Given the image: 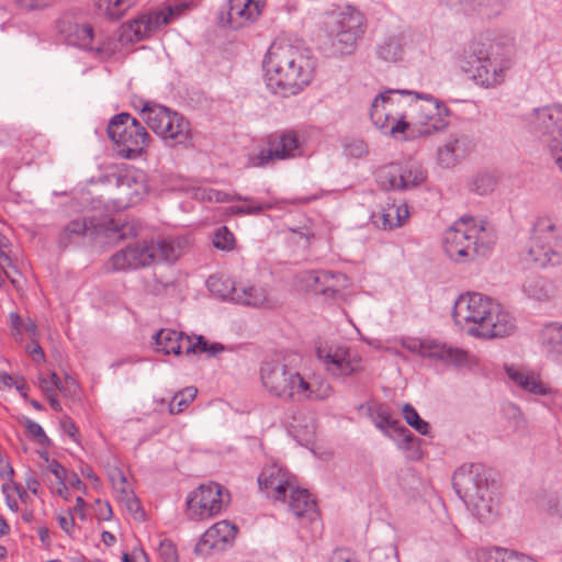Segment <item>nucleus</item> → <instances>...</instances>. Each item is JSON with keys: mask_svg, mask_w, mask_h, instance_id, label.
<instances>
[{"mask_svg": "<svg viewBox=\"0 0 562 562\" xmlns=\"http://www.w3.org/2000/svg\"><path fill=\"white\" fill-rule=\"evenodd\" d=\"M452 319L467 335L484 340L504 338L516 330L515 317L501 303L479 292L458 296Z\"/></svg>", "mask_w": 562, "mask_h": 562, "instance_id": "obj_1", "label": "nucleus"}, {"mask_svg": "<svg viewBox=\"0 0 562 562\" xmlns=\"http://www.w3.org/2000/svg\"><path fill=\"white\" fill-rule=\"evenodd\" d=\"M267 88L282 98L296 95L314 78L315 64L308 52L288 43H272L263 60Z\"/></svg>", "mask_w": 562, "mask_h": 562, "instance_id": "obj_2", "label": "nucleus"}, {"mask_svg": "<svg viewBox=\"0 0 562 562\" xmlns=\"http://www.w3.org/2000/svg\"><path fill=\"white\" fill-rule=\"evenodd\" d=\"M512 58L509 47L472 41L459 54L458 65L477 86L490 89L505 81Z\"/></svg>", "mask_w": 562, "mask_h": 562, "instance_id": "obj_3", "label": "nucleus"}, {"mask_svg": "<svg viewBox=\"0 0 562 562\" xmlns=\"http://www.w3.org/2000/svg\"><path fill=\"white\" fill-rule=\"evenodd\" d=\"M493 229L473 218H460L443 236L446 254L457 262L473 260L485 255L495 243Z\"/></svg>", "mask_w": 562, "mask_h": 562, "instance_id": "obj_4", "label": "nucleus"}, {"mask_svg": "<svg viewBox=\"0 0 562 562\" xmlns=\"http://www.w3.org/2000/svg\"><path fill=\"white\" fill-rule=\"evenodd\" d=\"M140 116L147 126L169 147H188L192 142L189 121L177 111L156 102H143Z\"/></svg>", "mask_w": 562, "mask_h": 562, "instance_id": "obj_5", "label": "nucleus"}, {"mask_svg": "<svg viewBox=\"0 0 562 562\" xmlns=\"http://www.w3.org/2000/svg\"><path fill=\"white\" fill-rule=\"evenodd\" d=\"M561 228L549 216L538 218L530 238L526 260L537 267L558 266L562 261Z\"/></svg>", "mask_w": 562, "mask_h": 562, "instance_id": "obj_6", "label": "nucleus"}, {"mask_svg": "<svg viewBox=\"0 0 562 562\" xmlns=\"http://www.w3.org/2000/svg\"><path fill=\"white\" fill-rule=\"evenodd\" d=\"M108 135L116 145L117 155L125 159L139 157L150 142L146 128L128 113H120L111 119Z\"/></svg>", "mask_w": 562, "mask_h": 562, "instance_id": "obj_7", "label": "nucleus"}, {"mask_svg": "<svg viewBox=\"0 0 562 562\" xmlns=\"http://www.w3.org/2000/svg\"><path fill=\"white\" fill-rule=\"evenodd\" d=\"M366 30V18L358 9L346 7L333 14L328 22V36L333 53L339 56L351 55Z\"/></svg>", "mask_w": 562, "mask_h": 562, "instance_id": "obj_8", "label": "nucleus"}, {"mask_svg": "<svg viewBox=\"0 0 562 562\" xmlns=\"http://www.w3.org/2000/svg\"><path fill=\"white\" fill-rule=\"evenodd\" d=\"M409 90H386L378 94L371 105L370 117L373 124L384 134L397 138L409 127L406 114L397 108L405 95H412Z\"/></svg>", "mask_w": 562, "mask_h": 562, "instance_id": "obj_9", "label": "nucleus"}, {"mask_svg": "<svg viewBox=\"0 0 562 562\" xmlns=\"http://www.w3.org/2000/svg\"><path fill=\"white\" fill-rule=\"evenodd\" d=\"M408 104L413 124L418 126L419 135H430L448 125L450 110L429 93L413 92Z\"/></svg>", "mask_w": 562, "mask_h": 562, "instance_id": "obj_10", "label": "nucleus"}, {"mask_svg": "<svg viewBox=\"0 0 562 562\" xmlns=\"http://www.w3.org/2000/svg\"><path fill=\"white\" fill-rule=\"evenodd\" d=\"M333 394L334 389L325 379H316L294 368L280 400L293 404H305L326 401Z\"/></svg>", "mask_w": 562, "mask_h": 562, "instance_id": "obj_11", "label": "nucleus"}, {"mask_svg": "<svg viewBox=\"0 0 562 562\" xmlns=\"http://www.w3.org/2000/svg\"><path fill=\"white\" fill-rule=\"evenodd\" d=\"M561 121L562 108L560 105L536 109L530 117L531 128L535 133L540 135L560 168H562Z\"/></svg>", "mask_w": 562, "mask_h": 562, "instance_id": "obj_12", "label": "nucleus"}, {"mask_svg": "<svg viewBox=\"0 0 562 562\" xmlns=\"http://www.w3.org/2000/svg\"><path fill=\"white\" fill-rule=\"evenodd\" d=\"M402 346L413 353L445 366L464 367L470 360L468 351L434 339L408 338Z\"/></svg>", "mask_w": 562, "mask_h": 562, "instance_id": "obj_13", "label": "nucleus"}, {"mask_svg": "<svg viewBox=\"0 0 562 562\" xmlns=\"http://www.w3.org/2000/svg\"><path fill=\"white\" fill-rule=\"evenodd\" d=\"M317 358L333 378H347L362 371L360 355L346 346L317 348Z\"/></svg>", "mask_w": 562, "mask_h": 562, "instance_id": "obj_14", "label": "nucleus"}, {"mask_svg": "<svg viewBox=\"0 0 562 562\" xmlns=\"http://www.w3.org/2000/svg\"><path fill=\"white\" fill-rule=\"evenodd\" d=\"M226 501L217 483L200 485L187 498V516L192 520L209 519L220 514Z\"/></svg>", "mask_w": 562, "mask_h": 562, "instance_id": "obj_15", "label": "nucleus"}, {"mask_svg": "<svg viewBox=\"0 0 562 562\" xmlns=\"http://www.w3.org/2000/svg\"><path fill=\"white\" fill-rule=\"evenodd\" d=\"M454 490L468 509L481 521H488L497 513L499 504L497 491L484 487V496H479L471 476L461 474L459 483L454 484Z\"/></svg>", "mask_w": 562, "mask_h": 562, "instance_id": "obj_16", "label": "nucleus"}, {"mask_svg": "<svg viewBox=\"0 0 562 562\" xmlns=\"http://www.w3.org/2000/svg\"><path fill=\"white\" fill-rule=\"evenodd\" d=\"M57 29L68 45L95 52L100 57H110L115 53V44L110 41L93 46V29L89 24H78L70 19H61L58 21Z\"/></svg>", "mask_w": 562, "mask_h": 562, "instance_id": "obj_17", "label": "nucleus"}, {"mask_svg": "<svg viewBox=\"0 0 562 562\" xmlns=\"http://www.w3.org/2000/svg\"><path fill=\"white\" fill-rule=\"evenodd\" d=\"M426 179V173L418 162L390 165L380 169L378 181L385 190H409Z\"/></svg>", "mask_w": 562, "mask_h": 562, "instance_id": "obj_18", "label": "nucleus"}, {"mask_svg": "<svg viewBox=\"0 0 562 562\" xmlns=\"http://www.w3.org/2000/svg\"><path fill=\"white\" fill-rule=\"evenodd\" d=\"M180 10L177 7H168L165 10L140 14L124 24L122 37L130 42H139L150 36L154 32L168 24Z\"/></svg>", "mask_w": 562, "mask_h": 562, "instance_id": "obj_19", "label": "nucleus"}, {"mask_svg": "<svg viewBox=\"0 0 562 562\" xmlns=\"http://www.w3.org/2000/svg\"><path fill=\"white\" fill-rule=\"evenodd\" d=\"M302 155V146L294 132H285L269 142V147L250 157L252 167H265L273 160L293 159Z\"/></svg>", "mask_w": 562, "mask_h": 562, "instance_id": "obj_20", "label": "nucleus"}, {"mask_svg": "<svg viewBox=\"0 0 562 562\" xmlns=\"http://www.w3.org/2000/svg\"><path fill=\"white\" fill-rule=\"evenodd\" d=\"M153 263V254L147 243H136L115 252L109 260L112 271H131Z\"/></svg>", "mask_w": 562, "mask_h": 562, "instance_id": "obj_21", "label": "nucleus"}, {"mask_svg": "<svg viewBox=\"0 0 562 562\" xmlns=\"http://www.w3.org/2000/svg\"><path fill=\"white\" fill-rule=\"evenodd\" d=\"M293 370L294 367L285 363L284 360L265 361L260 367V380L263 389L271 396L280 400Z\"/></svg>", "mask_w": 562, "mask_h": 562, "instance_id": "obj_22", "label": "nucleus"}, {"mask_svg": "<svg viewBox=\"0 0 562 562\" xmlns=\"http://www.w3.org/2000/svg\"><path fill=\"white\" fill-rule=\"evenodd\" d=\"M258 485L268 497L285 501L288 491L294 487L290 474L278 465H268L258 476Z\"/></svg>", "mask_w": 562, "mask_h": 562, "instance_id": "obj_23", "label": "nucleus"}, {"mask_svg": "<svg viewBox=\"0 0 562 562\" xmlns=\"http://www.w3.org/2000/svg\"><path fill=\"white\" fill-rule=\"evenodd\" d=\"M237 528L227 520H221L211 526L196 543L194 551L206 555L212 550H224L236 537Z\"/></svg>", "mask_w": 562, "mask_h": 562, "instance_id": "obj_24", "label": "nucleus"}, {"mask_svg": "<svg viewBox=\"0 0 562 562\" xmlns=\"http://www.w3.org/2000/svg\"><path fill=\"white\" fill-rule=\"evenodd\" d=\"M504 370L509 382L532 395H548L551 393L549 384L542 381L540 373L521 366L505 364Z\"/></svg>", "mask_w": 562, "mask_h": 562, "instance_id": "obj_25", "label": "nucleus"}, {"mask_svg": "<svg viewBox=\"0 0 562 562\" xmlns=\"http://www.w3.org/2000/svg\"><path fill=\"white\" fill-rule=\"evenodd\" d=\"M474 148L472 139L462 133H453L438 148L437 160L443 168H452L463 160Z\"/></svg>", "mask_w": 562, "mask_h": 562, "instance_id": "obj_26", "label": "nucleus"}, {"mask_svg": "<svg viewBox=\"0 0 562 562\" xmlns=\"http://www.w3.org/2000/svg\"><path fill=\"white\" fill-rule=\"evenodd\" d=\"M265 8V0H228V24L234 30L249 26L261 16Z\"/></svg>", "mask_w": 562, "mask_h": 562, "instance_id": "obj_27", "label": "nucleus"}, {"mask_svg": "<svg viewBox=\"0 0 562 562\" xmlns=\"http://www.w3.org/2000/svg\"><path fill=\"white\" fill-rule=\"evenodd\" d=\"M409 211L406 203L387 201L378 211L371 213V223L380 229L392 231L401 227L408 218Z\"/></svg>", "mask_w": 562, "mask_h": 562, "instance_id": "obj_28", "label": "nucleus"}, {"mask_svg": "<svg viewBox=\"0 0 562 562\" xmlns=\"http://www.w3.org/2000/svg\"><path fill=\"white\" fill-rule=\"evenodd\" d=\"M440 2L464 14L477 13L494 18L503 12L507 0H440Z\"/></svg>", "mask_w": 562, "mask_h": 562, "instance_id": "obj_29", "label": "nucleus"}, {"mask_svg": "<svg viewBox=\"0 0 562 562\" xmlns=\"http://www.w3.org/2000/svg\"><path fill=\"white\" fill-rule=\"evenodd\" d=\"M153 254L154 262H176L183 254L187 240L182 237L164 238L157 241L147 243Z\"/></svg>", "mask_w": 562, "mask_h": 562, "instance_id": "obj_30", "label": "nucleus"}, {"mask_svg": "<svg viewBox=\"0 0 562 562\" xmlns=\"http://www.w3.org/2000/svg\"><path fill=\"white\" fill-rule=\"evenodd\" d=\"M290 494V510L299 519L313 521L317 518L316 503L306 490L293 487Z\"/></svg>", "mask_w": 562, "mask_h": 562, "instance_id": "obj_31", "label": "nucleus"}, {"mask_svg": "<svg viewBox=\"0 0 562 562\" xmlns=\"http://www.w3.org/2000/svg\"><path fill=\"white\" fill-rule=\"evenodd\" d=\"M116 186L131 202L138 201L147 193L146 176L142 171H127L119 176Z\"/></svg>", "mask_w": 562, "mask_h": 562, "instance_id": "obj_32", "label": "nucleus"}, {"mask_svg": "<svg viewBox=\"0 0 562 562\" xmlns=\"http://www.w3.org/2000/svg\"><path fill=\"white\" fill-rule=\"evenodd\" d=\"M406 44L407 37L404 33L391 34L376 46V56L384 61L396 63L403 58Z\"/></svg>", "mask_w": 562, "mask_h": 562, "instance_id": "obj_33", "label": "nucleus"}, {"mask_svg": "<svg viewBox=\"0 0 562 562\" xmlns=\"http://www.w3.org/2000/svg\"><path fill=\"white\" fill-rule=\"evenodd\" d=\"M234 303L251 307H262L267 306L270 300L266 288L245 283L237 286Z\"/></svg>", "mask_w": 562, "mask_h": 562, "instance_id": "obj_34", "label": "nucleus"}, {"mask_svg": "<svg viewBox=\"0 0 562 562\" xmlns=\"http://www.w3.org/2000/svg\"><path fill=\"white\" fill-rule=\"evenodd\" d=\"M461 474L467 477L468 475L471 476L473 485L475 490H477L479 496H484V487H486L487 490L497 491L496 484L494 482L488 481L485 474V470L481 464H469L460 467L453 474V485L456 483H459V477Z\"/></svg>", "mask_w": 562, "mask_h": 562, "instance_id": "obj_35", "label": "nucleus"}, {"mask_svg": "<svg viewBox=\"0 0 562 562\" xmlns=\"http://www.w3.org/2000/svg\"><path fill=\"white\" fill-rule=\"evenodd\" d=\"M187 335L182 331H177L175 329H160L154 336L155 344L159 351H162L165 355H180L184 352V345L182 344Z\"/></svg>", "mask_w": 562, "mask_h": 562, "instance_id": "obj_36", "label": "nucleus"}, {"mask_svg": "<svg viewBox=\"0 0 562 562\" xmlns=\"http://www.w3.org/2000/svg\"><path fill=\"white\" fill-rule=\"evenodd\" d=\"M371 417L374 425L379 429L386 430L387 428H391L396 431H400L401 435L403 436V445H408L413 440V434L405 427L401 426L396 420H394L389 409L383 405L375 406L371 412Z\"/></svg>", "mask_w": 562, "mask_h": 562, "instance_id": "obj_37", "label": "nucleus"}, {"mask_svg": "<svg viewBox=\"0 0 562 562\" xmlns=\"http://www.w3.org/2000/svg\"><path fill=\"white\" fill-rule=\"evenodd\" d=\"M93 226V220L77 217L63 228L58 237V244L61 247H67L72 241L83 237Z\"/></svg>", "mask_w": 562, "mask_h": 562, "instance_id": "obj_38", "label": "nucleus"}, {"mask_svg": "<svg viewBox=\"0 0 562 562\" xmlns=\"http://www.w3.org/2000/svg\"><path fill=\"white\" fill-rule=\"evenodd\" d=\"M477 562H537L532 558L503 548H484L477 553Z\"/></svg>", "mask_w": 562, "mask_h": 562, "instance_id": "obj_39", "label": "nucleus"}, {"mask_svg": "<svg viewBox=\"0 0 562 562\" xmlns=\"http://www.w3.org/2000/svg\"><path fill=\"white\" fill-rule=\"evenodd\" d=\"M139 0H94L100 14L111 20H119Z\"/></svg>", "mask_w": 562, "mask_h": 562, "instance_id": "obj_40", "label": "nucleus"}, {"mask_svg": "<svg viewBox=\"0 0 562 562\" xmlns=\"http://www.w3.org/2000/svg\"><path fill=\"white\" fill-rule=\"evenodd\" d=\"M206 286L212 294H214L223 300L234 302V297L237 292L238 285L229 277L211 276L206 280Z\"/></svg>", "mask_w": 562, "mask_h": 562, "instance_id": "obj_41", "label": "nucleus"}, {"mask_svg": "<svg viewBox=\"0 0 562 562\" xmlns=\"http://www.w3.org/2000/svg\"><path fill=\"white\" fill-rule=\"evenodd\" d=\"M329 274L333 278L329 281L321 282L319 294L329 299L341 297L344 295V289L348 286V278L340 272L329 271Z\"/></svg>", "mask_w": 562, "mask_h": 562, "instance_id": "obj_42", "label": "nucleus"}, {"mask_svg": "<svg viewBox=\"0 0 562 562\" xmlns=\"http://www.w3.org/2000/svg\"><path fill=\"white\" fill-rule=\"evenodd\" d=\"M542 346L548 353H560L562 344V325L552 323L547 325L541 331Z\"/></svg>", "mask_w": 562, "mask_h": 562, "instance_id": "obj_43", "label": "nucleus"}, {"mask_svg": "<svg viewBox=\"0 0 562 562\" xmlns=\"http://www.w3.org/2000/svg\"><path fill=\"white\" fill-rule=\"evenodd\" d=\"M11 334L15 340H22L24 334H29L31 337H35L37 334V326L31 318L22 319V317L12 312L9 314Z\"/></svg>", "mask_w": 562, "mask_h": 562, "instance_id": "obj_44", "label": "nucleus"}, {"mask_svg": "<svg viewBox=\"0 0 562 562\" xmlns=\"http://www.w3.org/2000/svg\"><path fill=\"white\" fill-rule=\"evenodd\" d=\"M522 291L528 297L537 301L549 297V285L544 279L538 276L527 278L522 284Z\"/></svg>", "mask_w": 562, "mask_h": 562, "instance_id": "obj_45", "label": "nucleus"}, {"mask_svg": "<svg viewBox=\"0 0 562 562\" xmlns=\"http://www.w3.org/2000/svg\"><path fill=\"white\" fill-rule=\"evenodd\" d=\"M234 200L243 201L244 205H233L229 207V212L234 215H254L258 214L263 210L271 209V204L261 203L249 196L234 195Z\"/></svg>", "mask_w": 562, "mask_h": 562, "instance_id": "obj_46", "label": "nucleus"}, {"mask_svg": "<svg viewBox=\"0 0 562 562\" xmlns=\"http://www.w3.org/2000/svg\"><path fill=\"white\" fill-rule=\"evenodd\" d=\"M333 277L329 274V271H304L300 274L299 281L301 286L314 291L315 293H319L321 282L329 281Z\"/></svg>", "mask_w": 562, "mask_h": 562, "instance_id": "obj_47", "label": "nucleus"}, {"mask_svg": "<svg viewBox=\"0 0 562 562\" xmlns=\"http://www.w3.org/2000/svg\"><path fill=\"white\" fill-rule=\"evenodd\" d=\"M196 394L198 390L194 386L184 387L176 393L169 405V413H181L196 397Z\"/></svg>", "mask_w": 562, "mask_h": 562, "instance_id": "obj_48", "label": "nucleus"}, {"mask_svg": "<svg viewBox=\"0 0 562 562\" xmlns=\"http://www.w3.org/2000/svg\"><path fill=\"white\" fill-rule=\"evenodd\" d=\"M497 180L491 173H479L471 181V190L480 195H485L494 191Z\"/></svg>", "mask_w": 562, "mask_h": 562, "instance_id": "obj_49", "label": "nucleus"}, {"mask_svg": "<svg viewBox=\"0 0 562 562\" xmlns=\"http://www.w3.org/2000/svg\"><path fill=\"white\" fill-rule=\"evenodd\" d=\"M403 416L406 423L414 427L419 434H428L429 424L419 417L417 411L411 404H405L403 406Z\"/></svg>", "mask_w": 562, "mask_h": 562, "instance_id": "obj_50", "label": "nucleus"}, {"mask_svg": "<svg viewBox=\"0 0 562 562\" xmlns=\"http://www.w3.org/2000/svg\"><path fill=\"white\" fill-rule=\"evenodd\" d=\"M213 245L216 249L229 251L235 247V237L226 226H221L214 233Z\"/></svg>", "mask_w": 562, "mask_h": 562, "instance_id": "obj_51", "label": "nucleus"}, {"mask_svg": "<svg viewBox=\"0 0 562 562\" xmlns=\"http://www.w3.org/2000/svg\"><path fill=\"white\" fill-rule=\"evenodd\" d=\"M157 553L160 562H179L176 544L170 539L159 540Z\"/></svg>", "mask_w": 562, "mask_h": 562, "instance_id": "obj_52", "label": "nucleus"}, {"mask_svg": "<svg viewBox=\"0 0 562 562\" xmlns=\"http://www.w3.org/2000/svg\"><path fill=\"white\" fill-rule=\"evenodd\" d=\"M345 151L353 158H361L368 154L367 144L359 138H348L345 140Z\"/></svg>", "mask_w": 562, "mask_h": 562, "instance_id": "obj_53", "label": "nucleus"}, {"mask_svg": "<svg viewBox=\"0 0 562 562\" xmlns=\"http://www.w3.org/2000/svg\"><path fill=\"white\" fill-rule=\"evenodd\" d=\"M182 344L184 345V353L187 355H198L206 352L209 346V342L204 339L203 336L196 337L195 341H193V339L190 336H187Z\"/></svg>", "mask_w": 562, "mask_h": 562, "instance_id": "obj_54", "label": "nucleus"}, {"mask_svg": "<svg viewBox=\"0 0 562 562\" xmlns=\"http://www.w3.org/2000/svg\"><path fill=\"white\" fill-rule=\"evenodd\" d=\"M372 562H398L395 548H376L371 551Z\"/></svg>", "mask_w": 562, "mask_h": 562, "instance_id": "obj_55", "label": "nucleus"}, {"mask_svg": "<svg viewBox=\"0 0 562 562\" xmlns=\"http://www.w3.org/2000/svg\"><path fill=\"white\" fill-rule=\"evenodd\" d=\"M38 385L45 394H50L61 389V381L55 372H52L48 376L41 375Z\"/></svg>", "mask_w": 562, "mask_h": 562, "instance_id": "obj_56", "label": "nucleus"}, {"mask_svg": "<svg viewBox=\"0 0 562 562\" xmlns=\"http://www.w3.org/2000/svg\"><path fill=\"white\" fill-rule=\"evenodd\" d=\"M25 427L27 434L35 439L40 445H47L49 442L48 437L46 436L44 429L40 424L32 419L25 420Z\"/></svg>", "mask_w": 562, "mask_h": 562, "instance_id": "obj_57", "label": "nucleus"}, {"mask_svg": "<svg viewBox=\"0 0 562 562\" xmlns=\"http://www.w3.org/2000/svg\"><path fill=\"white\" fill-rule=\"evenodd\" d=\"M119 476H120L119 482H114L115 488L124 495V498H126L128 509L132 512H137L139 509V504L135 499V497L132 495V493L126 491V488H125L126 477L124 475H122L121 473H119Z\"/></svg>", "mask_w": 562, "mask_h": 562, "instance_id": "obj_58", "label": "nucleus"}, {"mask_svg": "<svg viewBox=\"0 0 562 562\" xmlns=\"http://www.w3.org/2000/svg\"><path fill=\"white\" fill-rule=\"evenodd\" d=\"M48 470L54 474V476L58 480L59 485L66 488V469L56 460H53L48 464Z\"/></svg>", "mask_w": 562, "mask_h": 562, "instance_id": "obj_59", "label": "nucleus"}, {"mask_svg": "<svg viewBox=\"0 0 562 562\" xmlns=\"http://www.w3.org/2000/svg\"><path fill=\"white\" fill-rule=\"evenodd\" d=\"M60 427L63 431L71 438L72 441L78 442V429L70 418H63L60 422Z\"/></svg>", "mask_w": 562, "mask_h": 562, "instance_id": "obj_60", "label": "nucleus"}, {"mask_svg": "<svg viewBox=\"0 0 562 562\" xmlns=\"http://www.w3.org/2000/svg\"><path fill=\"white\" fill-rule=\"evenodd\" d=\"M58 524H59V527L68 535H70L74 530V526H75V519H74V514L72 512H68L67 514L65 515H59L58 516Z\"/></svg>", "mask_w": 562, "mask_h": 562, "instance_id": "obj_61", "label": "nucleus"}, {"mask_svg": "<svg viewBox=\"0 0 562 562\" xmlns=\"http://www.w3.org/2000/svg\"><path fill=\"white\" fill-rule=\"evenodd\" d=\"M53 0H16L18 4L26 10L43 9L50 4Z\"/></svg>", "mask_w": 562, "mask_h": 562, "instance_id": "obj_62", "label": "nucleus"}, {"mask_svg": "<svg viewBox=\"0 0 562 562\" xmlns=\"http://www.w3.org/2000/svg\"><path fill=\"white\" fill-rule=\"evenodd\" d=\"M329 562H358L355 554L348 550H336L330 557Z\"/></svg>", "mask_w": 562, "mask_h": 562, "instance_id": "obj_63", "label": "nucleus"}, {"mask_svg": "<svg viewBox=\"0 0 562 562\" xmlns=\"http://www.w3.org/2000/svg\"><path fill=\"white\" fill-rule=\"evenodd\" d=\"M26 350L35 362L44 361V351L36 340L33 339L32 342L27 346Z\"/></svg>", "mask_w": 562, "mask_h": 562, "instance_id": "obj_64", "label": "nucleus"}]
</instances>
